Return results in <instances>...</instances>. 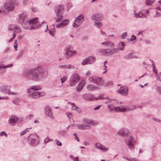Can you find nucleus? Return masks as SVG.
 <instances>
[{
  "label": "nucleus",
  "instance_id": "1",
  "mask_svg": "<svg viewBox=\"0 0 161 161\" xmlns=\"http://www.w3.org/2000/svg\"><path fill=\"white\" fill-rule=\"evenodd\" d=\"M24 76L35 81H39L47 75V72L41 65L26 70L24 73Z\"/></svg>",
  "mask_w": 161,
  "mask_h": 161
},
{
  "label": "nucleus",
  "instance_id": "2",
  "mask_svg": "<svg viewBox=\"0 0 161 161\" xmlns=\"http://www.w3.org/2000/svg\"><path fill=\"white\" fill-rule=\"evenodd\" d=\"M101 44L106 47H111L106 49H101L99 50L98 52L101 54L106 56L113 55L118 53L119 51L123 50L125 46L124 42H123L119 43L117 45V48L114 47V43L109 41H106L102 42Z\"/></svg>",
  "mask_w": 161,
  "mask_h": 161
},
{
  "label": "nucleus",
  "instance_id": "3",
  "mask_svg": "<svg viewBox=\"0 0 161 161\" xmlns=\"http://www.w3.org/2000/svg\"><path fill=\"white\" fill-rule=\"evenodd\" d=\"M42 87L39 85L30 86L27 90L28 96L30 98H37L43 95V93H41L37 91L41 90Z\"/></svg>",
  "mask_w": 161,
  "mask_h": 161
},
{
  "label": "nucleus",
  "instance_id": "4",
  "mask_svg": "<svg viewBox=\"0 0 161 161\" xmlns=\"http://www.w3.org/2000/svg\"><path fill=\"white\" fill-rule=\"evenodd\" d=\"M64 8V6L63 5H57L55 6L54 9L56 17L54 19L56 20V22H59L63 19V12Z\"/></svg>",
  "mask_w": 161,
  "mask_h": 161
},
{
  "label": "nucleus",
  "instance_id": "5",
  "mask_svg": "<svg viewBox=\"0 0 161 161\" xmlns=\"http://www.w3.org/2000/svg\"><path fill=\"white\" fill-rule=\"evenodd\" d=\"M73 47L71 45H69L64 48V54L67 58H69L72 56L75 55L76 51V50L72 51Z\"/></svg>",
  "mask_w": 161,
  "mask_h": 161
},
{
  "label": "nucleus",
  "instance_id": "6",
  "mask_svg": "<svg viewBox=\"0 0 161 161\" xmlns=\"http://www.w3.org/2000/svg\"><path fill=\"white\" fill-rule=\"evenodd\" d=\"M125 142L128 147L130 150L134 149L135 141L131 136H129L125 138Z\"/></svg>",
  "mask_w": 161,
  "mask_h": 161
},
{
  "label": "nucleus",
  "instance_id": "7",
  "mask_svg": "<svg viewBox=\"0 0 161 161\" xmlns=\"http://www.w3.org/2000/svg\"><path fill=\"white\" fill-rule=\"evenodd\" d=\"M28 18L25 12H22L18 16V22L21 25H23L27 22Z\"/></svg>",
  "mask_w": 161,
  "mask_h": 161
},
{
  "label": "nucleus",
  "instance_id": "8",
  "mask_svg": "<svg viewBox=\"0 0 161 161\" xmlns=\"http://www.w3.org/2000/svg\"><path fill=\"white\" fill-rule=\"evenodd\" d=\"M82 97L85 100L88 101H92L94 100H97L99 99H103L102 96H99L98 97H94L93 95L91 93H85L83 94Z\"/></svg>",
  "mask_w": 161,
  "mask_h": 161
},
{
  "label": "nucleus",
  "instance_id": "9",
  "mask_svg": "<svg viewBox=\"0 0 161 161\" xmlns=\"http://www.w3.org/2000/svg\"><path fill=\"white\" fill-rule=\"evenodd\" d=\"M28 141L31 145L35 146L39 144L40 139L37 136L31 135L28 138Z\"/></svg>",
  "mask_w": 161,
  "mask_h": 161
},
{
  "label": "nucleus",
  "instance_id": "10",
  "mask_svg": "<svg viewBox=\"0 0 161 161\" xmlns=\"http://www.w3.org/2000/svg\"><path fill=\"white\" fill-rule=\"evenodd\" d=\"M84 20V17L82 14L79 15L74 21L73 26L74 27H77L81 24Z\"/></svg>",
  "mask_w": 161,
  "mask_h": 161
},
{
  "label": "nucleus",
  "instance_id": "11",
  "mask_svg": "<svg viewBox=\"0 0 161 161\" xmlns=\"http://www.w3.org/2000/svg\"><path fill=\"white\" fill-rule=\"evenodd\" d=\"M79 77L77 74H74L71 76L69 80L70 85L73 86L79 80Z\"/></svg>",
  "mask_w": 161,
  "mask_h": 161
},
{
  "label": "nucleus",
  "instance_id": "12",
  "mask_svg": "<svg viewBox=\"0 0 161 161\" xmlns=\"http://www.w3.org/2000/svg\"><path fill=\"white\" fill-rule=\"evenodd\" d=\"M16 0H12L11 2H7L5 3V9L8 11H11L14 8L15 2Z\"/></svg>",
  "mask_w": 161,
  "mask_h": 161
},
{
  "label": "nucleus",
  "instance_id": "13",
  "mask_svg": "<svg viewBox=\"0 0 161 161\" xmlns=\"http://www.w3.org/2000/svg\"><path fill=\"white\" fill-rule=\"evenodd\" d=\"M44 113L45 115L47 117L51 119H53L54 117L53 115L52 109L50 107L47 106L44 108Z\"/></svg>",
  "mask_w": 161,
  "mask_h": 161
},
{
  "label": "nucleus",
  "instance_id": "14",
  "mask_svg": "<svg viewBox=\"0 0 161 161\" xmlns=\"http://www.w3.org/2000/svg\"><path fill=\"white\" fill-rule=\"evenodd\" d=\"M94 146L96 148L102 150L103 152H107L108 150V148L106 147L105 146L98 142L95 143L94 144Z\"/></svg>",
  "mask_w": 161,
  "mask_h": 161
},
{
  "label": "nucleus",
  "instance_id": "15",
  "mask_svg": "<svg viewBox=\"0 0 161 161\" xmlns=\"http://www.w3.org/2000/svg\"><path fill=\"white\" fill-rule=\"evenodd\" d=\"M118 91L119 93L124 96L127 95L128 93V88L126 86L120 87Z\"/></svg>",
  "mask_w": 161,
  "mask_h": 161
},
{
  "label": "nucleus",
  "instance_id": "16",
  "mask_svg": "<svg viewBox=\"0 0 161 161\" xmlns=\"http://www.w3.org/2000/svg\"><path fill=\"white\" fill-rule=\"evenodd\" d=\"M128 134V130L125 129L121 128L117 132V134L119 136L125 137Z\"/></svg>",
  "mask_w": 161,
  "mask_h": 161
},
{
  "label": "nucleus",
  "instance_id": "17",
  "mask_svg": "<svg viewBox=\"0 0 161 161\" xmlns=\"http://www.w3.org/2000/svg\"><path fill=\"white\" fill-rule=\"evenodd\" d=\"M69 22L68 19H66L60 23L57 24L56 27L58 28H61L67 26Z\"/></svg>",
  "mask_w": 161,
  "mask_h": 161
},
{
  "label": "nucleus",
  "instance_id": "18",
  "mask_svg": "<svg viewBox=\"0 0 161 161\" xmlns=\"http://www.w3.org/2000/svg\"><path fill=\"white\" fill-rule=\"evenodd\" d=\"M9 28L11 30L14 31V33H19L21 32V29L20 27L16 25H11Z\"/></svg>",
  "mask_w": 161,
  "mask_h": 161
},
{
  "label": "nucleus",
  "instance_id": "19",
  "mask_svg": "<svg viewBox=\"0 0 161 161\" xmlns=\"http://www.w3.org/2000/svg\"><path fill=\"white\" fill-rule=\"evenodd\" d=\"M87 90L89 91H92L97 90L99 89V87L93 84H89L86 87Z\"/></svg>",
  "mask_w": 161,
  "mask_h": 161
},
{
  "label": "nucleus",
  "instance_id": "20",
  "mask_svg": "<svg viewBox=\"0 0 161 161\" xmlns=\"http://www.w3.org/2000/svg\"><path fill=\"white\" fill-rule=\"evenodd\" d=\"M77 126L78 129L80 130H87L89 129L90 128V127L89 125L84 124L77 125Z\"/></svg>",
  "mask_w": 161,
  "mask_h": 161
},
{
  "label": "nucleus",
  "instance_id": "21",
  "mask_svg": "<svg viewBox=\"0 0 161 161\" xmlns=\"http://www.w3.org/2000/svg\"><path fill=\"white\" fill-rule=\"evenodd\" d=\"M113 109L115 110V112H125L126 111V108H124L123 106L117 107Z\"/></svg>",
  "mask_w": 161,
  "mask_h": 161
},
{
  "label": "nucleus",
  "instance_id": "22",
  "mask_svg": "<svg viewBox=\"0 0 161 161\" xmlns=\"http://www.w3.org/2000/svg\"><path fill=\"white\" fill-rule=\"evenodd\" d=\"M104 83V81L103 79L101 77H98L97 78L95 84L99 86H102Z\"/></svg>",
  "mask_w": 161,
  "mask_h": 161
},
{
  "label": "nucleus",
  "instance_id": "23",
  "mask_svg": "<svg viewBox=\"0 0 161 161\" xmlns=\"http://www.w3.org/2000/svg\"><path fill=\"white\" fill-rule=\"evenodd\" d=\"M18 119L17 117H12V118L9 120V123L10 125H14L16 124Z\"/></svg>",
  "mask_w": 161,
  "mask_h": 161
},
{
  "label": "nucleus",
  "instance_id": "24",
  "mask_svg": "<svg viewBox=\"0 0 161 161\" xmlns=\"http://www.w3.org/2000/svg\"><path fill=\"white\" fill-rule=\"evenodd\" d=\"M85 85V82L84 80H81L79 83L77 88V90L78 91H80L83 88Z\"/></svg>",
  "mask_w": 161,
  "mask_h": 161
},
{
  "label": "nucleus",
  "instance_id": "25",
  "mask_svg": "<svg viewBox=\"0 0 161 161\" xmlns=\"http://www.w3.org/2000/svg\"><path fill=\"white\" fill-rule=\"evenodd\" d=\"M115 104V103H113L112 102L110 104H108V108L109 109L110 111L111 112H114L115 110H113L114 108H116V107H114V106Z\"/></svg>",
  "mask_w": 161,
  "mask_h": 161
},
{
  "label": "nucleus",
  "instance_id": "26",
  "mask_svg": "<svg viewBox=\"0 0 161 161\" xmlns=\"http://www.w3.org/2000/svg\"><path fill=\"white\" fill-rule=\"evenodd\" d=\"M89 64L94 63L95 61V57L93 56H90L86 58Z\"/></svg>",
  "mask_w": 161,
  "mask_h": 161
},
{
  "label": "nucleus",
  "instance_id": "27",
  "mask_svg": "<svg viewBox=\"0 0 161 161\" xmlns=\"http://www.w3.org/2000/svg\"><path fill=\"white\" fill-rule=\"evenodd\" d=\"M10 87L7 86H3L1 87V89L2 91L4 93H7L9 91L8 90L9 89Z\"/></svg>",
  "mask_w": 161,
  "mask_h": 161
},
{
  "label": "nucleus",
  "instance_id": "28",
  "mask_svg": "<svg viewBox=\"0 0 161 161\" xmlns=\"http://www.w3.org/2000/svg\"><path fill=\"white\" fill-rule=\"evenodd\" d=\"M97 77V76H91L89 78L88 80L90 82L95 84Z\"/></svg>",
  "mask_w": 161,
  "mask_h": 161
},
{
  "label": "nucleus",
  "instance_id": "29",
  "mask_svg": "<svg viewBox=\"0 0 161 161\" xmlns=\"http://www.w3.org/2000/svg\"><path fill=\"white\" fill-rule=\"evenodd\" d=\"M59 68L63 69H71L74 68V67L71 64H68L60 66Z\"/></svg>",
  "mask_w": 161,
  "mask_h": 161
},
{
  "label": "nucleus",
  "instance_id": "30",
  "mask_svg": "<svg viewBox=\"0 0 161 161\" xmlns=\"http://www.w3.org/2000/svg\"><path fill=\"white\" fill-rule=\"evenodd\" d=\"M82 121L86 125H88L90 126V125H92V121L88 119L85 118L83 119L82 120Z\"/></svg>",
  "mask_w": 161,
  "mask_h": 161
},
{
  "label": "nucleus",
  "instance_id": "31",
  "mask_svg": "<svg viewBox=\"0 0 161 161\" xmlns=\"http://www.w3.org/2000/svg\"><path fill=\"white\" fill-rule=\"evenodd\" d=\"M38 18H33V19H32L31 20H30L28 21V23L29 24H32L33 25L37 23V22L38 21Z\"/></svg>",
  "mask_w": 161,
  "mask_h": 161
},
{
  "label": "nucleus",
  "instance_id": "32",
  "mask_svg": "<svg viewBox=\"0 0 161 161\" xmlns=\"http://www.w3.org/2000/svg\"><path fill=\"white\" fill-rule=\"evenodd\" d=\"M100 17V15L99 14H97L92 15L91 18V19L94 20H97L98 19H99Z\"/></svg>",
  "mask_w": 161,
  "mask_h": 161
},
{
  "label": "nucleus",
  "instance_id": "33",
  "mask_svg": "<svg viewBox=\"0 0 161 161\" xmlns=\"http://www.w3.org/2000/svg\"><path fill=\"white\" fill-rule=\"evenodd\" d=\"M102 23L98 20L95 21L94 23V25L98 28H100L102 26Z\"/></svg>",
  "mask_w": 161,
  "mask_h": 161
},
{
  "label": "nucleus",
  "instance_id": "34",
  "mask_svg": "<svg viewBox=\"0 0 161 161\" xmlns=\"http://www.w3.org/2000/svg\"><path fill=\"white\" fill-rule=\"evenodd\" d=\"M122 158L128 161H138L137 159L135 158H131L125 156H123Z\"/></svg>",
  "mask_w": 161,
  "mask_h": 161
},
{
  "label": "nucleus",
  "instance_id": "35",
  "mask_svg": "<svg viewBox=\"0 0 161 161\" xmlns=\"http://www.w3.org/2000/svg\"><path fill=\"white\" fill-rule=\"evenodd\" d=\"M44 23H45V21H43L42 23L40 25H33L31 26L30 27L29 29H31V30H34L35 29H36L38 28V27H40L41 25L42 24H43Z\"/></svg>",
  "mask_w": 161,
  "mask_h": 161
},
{
  "label": "nucleus",
  "instance_id": "36",
  "mask_svg": "<svg viewBox=\"0 0 161 161\" xmlns=\"http://www.w3.org/2000/svg\"><path fill=\"white\" fill-rule=\"evenodd\" d=\"M55 28L54 26H53L52 28L50 29L49 31V33L51 36H53L55 35Z\"/></svg>",
  "mask_w": 161,
  "mask_h": 161
},
{
  "label": "nucleus",
  "instance_id": "37",
  "mask_svg": "<svg viewBox=\"0 0 161 161\" xmlns=\"http://www.w3.org/2000/svg\"><path fill=\"white\" fill-rule=\"evenodd\" d=\"M136 106L135 105H132L126 107V111H131L134 110Z\"/></svg>",
  "mask_w": 161,
  "mask_h": 161
},
{
  "label": "nucleus",
  "instance_id": "38",
  "mask_svg": "<svg viewBox=\"0 0 161 161\" xmlns=\"http://www.w3.org/2000/svg\"><path fill=\"white\" fill-rule=\"evenodd\" d=\"M155 0H146L145 1L146 4L148 6H150L152 5L153 3Z\"/></svg>",
  "mask_w": 161,
  "mask_h": 161
},
{
  "label": "nucleus",
  "instance_id": "39",
  "mask_svg": "<svg viewBox=\"0 0 161 161\" xmlns=\"http://www.w3.org/2000/svg\"><path fill=\"white\" fill-rule=\"evenodd\" d=\"M150 61L152 63V65L153 66V71L154 72V73L157 75V70L156 69V67L154 65V63L153 61L152 60H150Z\"/></svg>",
  "mask_w": 161,
  "mask_h": 161
},
{
  "label": "nucleus",
  "instance_id": "40",
  "mask_svg": "<svg viewBox=\"0 0 161 161\" xmlns=\"http://www.w3.org/2000/svg\"><path fill=\"white\" fill-rule=\"evenodd\" d=\"M53 140V139H51L48 137H47L45 139L44 142V144L45 145L48 142L52 141Z\"/></svg>",
  "mask_w": 161,
  "mask_h": 161
},
{
  "label": "nucleus",
  "instance_id": "41",
  "mask_svg": "<svg viewBox=\"0 0 161 161\" xmlns=\"http://www.w3.org/2000/svg\"><path fill=\"white\" fill-rule=\"evenodd\" d=\"M13 64H11L7 65L6 66H2L0 65V69L5 68H6L11 67L13 66Z\"/></svg>",
  "mask_w": 161,
  "mask_h": 161
},
{
  "label": "nucleus",
  "instance_id": "42",
  "mask_svg": "<svg viewBox=\"0 0 161 161\" xmlns=\"http://www.w3.org/2000/svg\"><path fill=\"white\" fill-rule=\"evenodd\" d=\"M103 97L104 98L103 99H107L108 100V101L105 102V103L106 104H107L108 103H112V101L113 100V99H109L108 97Z\"/></svg>",
  "mask_w": 161,
  "mask_h": 161
},
{
  "label": "nucleus",
  "instance_id": "43",
  "mask_svg": "<svg viewBox=\"0 0 161 161\" xmlns=\"http://www.w3.org/2000/svg\"><path fill=\"white\" fill-rule=\"evenodd\" d=\"M29 131V129L27 128L25 129V130L22 131L20 133V135L21 136H23L26 134V133L28 132Z\"/></svg>",
  "mask_w": 161,
  "mask_h": 161
},
{
  "label": "nucleus",
  "instance_id": "44",
  "mask_svg": "<svg viewBox=\"0 0 161 161\" xmlns=\"http://www.w3.org/2000/svg\"><path fill=\"white\" fill-rule=\"evenodd\" d=\"M6 94H8L9 95H17L18 93L16 92H14L8 91L7 92V93Z\"/></svg>",
  "mask_w": 161,
  "mask_h": 161
},
{
  "label": "nucleus",
  "instance_id": "45",
  "mask_svg": "<svg viewBox=\"0 0 161 161\" xmlns=\"http://www.w3.org/2000/svg\"><path fill=\"white\" fill-rule=\"evenodd\" d=\"M132 58V55L131 54H129L127 55L124 56V58L127 59H129Z\"/></svg>",
  "mask_w": 161,
  "mask_h": 161
},
{
  "label": "nucleus",
  "instance_id": "46",
  "mask_svg": "<svg viewBox=\"0 0 161 161\" xmlns=\"http://www.w3.org/2000/svg\"><path fill=\"white\" fill-rule=\"evenodd\" d=\"M59 134L61 136H64L66 135V133L65 131L62 130L60 131L59 132Z\"/></svg>",
  "mask_w": 161,
  "mask_h": 161
},
{
  "label": "nucleus",
  "instance_id": "47",
  "mask_svg": "<svg viewBox=\"0 0 161 161\" xmlns=\"http://www.w3.org/2000/svg\"><path fill=\"white\" fill-rule=\"evenodd\" d=\"M66 114L68 117L69 121H71V119H72V118H71L72 116V114L70 113H67Z\"/></svg>",
  "mask_w": 161,
  "mask_h": 161
},
{
  "label": "nucleus",
  "instance_id": "48",
  "mask_svg": "<svg viewBox=\"0 0 161 161\" xmlns=\"http://www.w3.org/2000/svg\"><path fill=\"white\" fill-rule=\"evenodd\" d=\"M81 64L83 65H84L86 64H89L86 58L85 59V60L83 61L82 62Z\"/></svg>",
  "mask_w": 161,
  "mask_h": 161
},
{
  "label": "nucleus",
  "instance_id": "49",
  "mask_svg": "<svg viewBox=\"0 0 161 161\" xmlns=\"http://www.w3.org/2000/svg\"><path fill=\"white\" fill-rule=\"evenodd\" d=\"M33 117V115L31 114L28 115L26 117V119L27 120H30Z\"/></svg>",
  "mask_w": 161,
  "mask_h": 161
},
{
  "label": "nucleus",
  "instance_id": "50",
  "mask_svg": "<svg viewBox=\"0 0 161 161\" xmlns=\"http://www.w3.org/2000/svg\"><path fill=\"white\" fill-rule=\"evenodd\" d=\"M71 104L72 105L71 108L72 110H75L78 107L76 106L74 103H71Z\"/></svg>",
  "mask_w": 161,
  "mask_h": 161
},
{
  "label": "nucleus",
  "instance_id": "51",
  "mask_svg": "<svg viewBox=\"0 0 161 161\" xmlns=\"http://www.w3.org/2000/svg\"><path fill=\"white\" fill-rule=\"evenodd\" d=\"M55 142L58 146H61L62 145V143L58 140L56 139L55 140Z\"/></svg>",
  "mask_w": 161,
  "mask_h": 161
},
{
  "label": "nucleus",
  "instance_id": "52",
  "mask_svg": "<svg viewBox=\"0 0 161 161\" xmlns=\"http://www.w3.org/2000/svg\"><path fill=\"white\" fill-rule=\"evenodd\" d=\"M140 18H146L147 16L145 14H143V13L140 12Z\"/></svg>",
  "mask_w": 161,
  "mask_h": 161
},
{
  "label": "nucleus",
  "instance_id": "53",
  "mask_svg": "<svg viewBox=\"0 0 161 161\" xmlns=\"http://www.w3.org/2000/svg\"><path fill=\"white\" fill-rule=\"evenodd\" d=\"M127 36V33L126 32H125L123 33L121 35V37L123 39H125Z\"/></svg>",
  "mask_w": 161,
  "mask_h": 161
},
{
  "label": "nucleus",
  "instance_id": "54",
  "mask_svg": "<svg viewBox=\"0 0 161 161\" xmlns=\"http://www.w3.org/2000/svg\"><path fill=\"white\" fill-rule=\"evenodd\" d=\"M66 79L67 76H64L63 77L61 78V83H63L64 82Z\"/></svg>",
  "mask_w": 161,
  "mask_h": 161
},
{
  "label": "nucleus",
  "instance_id": "55",
  "mask_svg": "<svg viewBox=\"0 0 161 161\" xmlns=\"http://www.w3.org/2000/svg\"><path fill=\"white\" fill-rule=\"evenodd\" d=\"M16 36V35L15 33H13V37L12 38H10V39L8 40V42H11L15 38V37Z\"/></svg>",
  "mask_w": 161,
  "mask_h": 161
},
{
  "label": "nucleus",
  "instance_id": "56",
  "mask_svg": "<svg viewBox=\"0 0 161 161\" xmlns=\"http://www.w3.org/2000/svg\"><path fill=\"white\" fill-rule=\"evenodd\" d=\"M75 110H76L79 114H81L82 112L81 109L78 107Z\"/></svg>",
  "mask_w": 161,
  "mask_h": 161
},
{
  "label": "nucleus",
  "instance_id": "57",
  "mask_svg": "<svg viewBox=\"0 0 161 161\" xmlns=\"http://www.w3.org/2000/svg\"><path fill=\"white\" fill-rule=\"evenodd\" d=\"M136 39V36H134V35H132L131 36V38L130 39V41H132L135 40Z\"/></svg>",
  "mask_w": 161,
  "mask_h": 161
},
{
  "label": "nucleus",
  "instance_id": "58",
  "mask_svg": "<svg viewBox=\"0 0 161 161\" xmlns=\"http://www.w3.org/2000/svg\"><path fill=\"white\" fill-rule=\"evenodd\" d=\"M135 12L134 14L136 18H140V12H139L138 13H136L135 12V11H134Z\"/></svg>",
  "mask_w": 161,
  "mask_h": 161
},
{
  "label": "nucleus",
  "instance_id": "59",
  "mask_svg": "<svg viewBox=\"0 0 161 161\" xmlns=\"http://www.w3.org/2000/svg\"><path fill=\"white\" fill-rule=\"evenodd\" d=\"M3 135H5V136H7V134L4 131H2L0 133V136H2Z\"/></svg>",
  "mask_w": 161,
  "mask_h": 161
},
{
  "label": "nucleus",
  "instance_id": "60",
  "mask_svg": "<svg viewBox=\"0 0 161 161\" xmlns=\"http://www.w3.org/2000/svg\"><path fill=\"white\" fill-rule=\"evenodd\" d=\"M74 135L75 136V139H76L77 141L79 142V137H78L77 136V134L76 133H74Z\"/></svg>",
  "mask_w": 161,
  "mask_h": 161
},
{
  "label": "nucleus",
  "instance_id": "61",
  "mask_svg": "<svg viewBox=\"0 0 161 161\" xmlns=\"http://www.w3.org/2000/svg\"><path fill=\"white\" fill-rule=\"evenodd\" d=\"M12 102L14 103L17 105H19V103L18 100H13Z\"/></svg>",
  "mask_w": 161,
  "mask_h": 161
},
{
  "label": "nucleus",
  "instance_id": "62",
  "mask_svg": "<svg viewBox=\"0 0 161 161\" xmlns=\"http://www.w3.org/2000/svg\"><path fill=\"white\" fill-rule=\"evenodd\" d=\"M113 84V82L112 81H109L107 82L105 84V86H108L110 85H112Z\"/></svg>",
  "mask_w": 161,
  "mask_h": 161
},
{
  "label": "nucleus",
  "instance_id": "63",
  "mask_svg": "<svg viewBox=\"0 0 161 161\" xmlns=\"http://www.w3.org/2000/svg\"><path fill=\"white\" fill-rule=\"evenodd\" d=\"M157 78V79L161 81V72H160L158 75Z\"/></svg>",
  "mask_w": 161,
  "mask_h": 161
},
{
  "label": "nucleus",
  "instance_id": "64",
  "mask_svg": "<svg viewBox=\"0 0 161 161\" xmlns=\"http://www.w3.org/2000/svg\"><path fill=\"white\" fill-rule=\"evenodd\" d=\"M158 92L159 93H161V86H158L157 88Z\"/></svg>",
  "mask_w": 161,
  "mask_h": 161
}]
</instances>
